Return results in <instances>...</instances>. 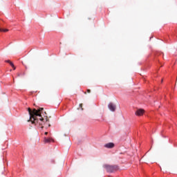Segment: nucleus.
Listing matches in <instances>:
<instances>
[{"mask_svg":"<svg viewBox=\"0 0 177 177\" xmlns=\"http://www.w3.org/2000/svg\"><path fill=\"white\" fill-rule=\"evenodd\" d=\"M44 110V108H39L38 109L28 108L30 118L28 122H31L33 125H38V124L42 125L44 122V118L41 115V111Z\"/></svg>","mask_w":177,"mask_h":177,"instance_id":"f257e3e1","label":"nucleus"},{"mask_svg":"<svg viewBox=\"0 0 177 177\" xmlns=\"http://www.w3.org/2000/svg\"><path fill=\"white\" fill-rule=\"evenodd\" d=\"M44 122H42L41 124H39V123H38L37 124H35L36 125V127H40L41 128V129H43L44 128H49V127H50V123L49 122V118H48V117L46 116V118H44Z\"/></svg>","mask_w":177,"mask_h":177,"instance_id":"f03ea898","label":"nucleus"},{"mask_svg":"<svg viewBox=\"0 0 177 177\" xmlns=\"http://www.w3.org/2000/svg\"><path fill=\"white\" fill-rule=\"evenodd\" d=\"M104 168H105L107 172H114L118 169V166L117 165H104Z\"/></svg>","mask_w":177,"mask_h":177,"instance_id":"7ed1b4c3","label":"nucleus"},{"mask_svg":"<svg viewBox=\"0 0 177 177\" xmlns=\"http://www.w3.org/2000/svg\"><path fill=\"white\" fill-rule=\"evenodd\" d=\"M136 115H138V117H140L142 115H143V114H145V109H138L136 113H135Z\"/></svg>","mask_w":177,"mask_h":177,"instance_id":"20e7f679","label":"nucleus"},{"mask_svg":"<svg viewBox=\"0 0 177 177\" xmlns=\"http://www.w3.org/2000/svg\"><path fill=\"white\" fill-rule=\"evenodd\" d=\"M108 107L111 111H115V109H117V106L113 102L109 103Z\"/></svg>","mask_w":177,"mask_h":177,"instance_id":"39448f33","label":"nucleus"},{"mask_svg":"<svg viewBox=\"0 0 177 177\" xmlns=\"http://www.w3.org/2000/svg\"><path fill=\"white\" fill-rule=\"evenodd\" d=\"M115 145L113 142H109L107 144H105L104 145V147H106V149H113Z\"/></svg>","mask_w":177,"mask_h":177,"instance_id":"423d86ee","label":"nucleus"},{"mask_svg":"<svg viewBox=\"0 0 177 177\" xmlns=\"http://www.w3.org/2000/svg\"><path fill=\"white\" fill-rule=\"evenodd\" d=\"M44 143H50L52 142V138H44Z\"/></svg>","mask_w":177,"mask_h":177,"instance_id":"0eeeda50","label":"nucleus"},{"mask_svg":"<svg viewBox=\"0 0 177 177\" xmlns=\"http://www.w3.org/2000/svg\"><path fill=\"white\" fill-rule=\"evenodd\" d=\"M1 31H3V32H8V31H9V30H8V29H5V30L1 29Z\"/></svg>","mask_w":177,"mask_h":177,"instance_id":"6e6552de","label":"nucleus"},{"mask_svg":"<svg viewBox=\"0 0 177 177\" xmlns=\"http://www.w3.org/2000/svg\"><path fill=\"white\" fill-rule=\"evenodd\" d=\"M10 66H11V67H15V64H13V62H10Z\"/></svg>","mask_w":177,"mask_h":177,"instance_id":"1a4fd4ad","label":"nucleus"},{"mask_svg":"<svg viewBox=\"0 0 177 177\" xmlns=\"http://www.w3.org/2000/svg\"><path fill=\"white\" fill-rule=\"evenodd\" d=\"M12 62L10 60H6V63H8L9 64L11 63Z\"/></svg>","mask_w":177,"mask_h":177,"instance_id":"9d476101","label":"nucleus"},{"mask_svg":"<svg viewBox=\"0 0 177 177\" xmlns=\"http://www.w3.org/2000/svg\"><path fill=\"white\" fill-rule=\"evenodd\" d=\"M88 93H91V89H87Z\"/></svg>","mask_w":177,"mask_h":177,"instance_id":"9b49d317","label":"nucleus"},{"mask_svg":"<svg viewBox=\"0 0 177 177\" xmlns=\"http://www.w3.org/2000/svg\"><path fill=\"white\" fill-rule=\"evenodd\" d=\"M80 107L82 109V110H83V109H82V104H80Z\"/></svg>","mask_w":177,"mask_h":177,"instance_id":"f8f14e48","label":"nucleus"},{"mask_svg":"<svg viewBox=\"0 0 177 177\" xmlns=\"http://www.w3.org/2000/svg\"><path fill=\"white\" fill-rule=\"evenodd\" d=\"M13 70H16V66H15L14 65V67H12Z\"/></svg>","mask_w":177,"mask_h":177,"instance_id":"ddd939ff","label":"nucleus"},{"mask_svg":"<svg viewBox=\"0 0 177 177\" xmlns=\"http://www.w3.org/2000/svg\"><path fill=\"white\" fill-rule=\"evenodd\" d=\"M44 135H48V132H45V133H44Z\"/></svg>","mask_w":177,"mask_h":177,"instance_id":"4468645a","label":"nucleus"},{"mask_svg":"<svg viewBox=\"0 0 177 177\" xmlns=\"http://www.w3.org/2000/svg\"><path fill=\"white\" fill-rule=\"evenodd\" d=\"M17 76H18V77H20V73H18V74H17Z\"/></svg>","mask_w":177,"mask_h":177,"instance_id":"2eb2a0df","label":"nucleus"},{"mask_svg":"<svg viewBox=\"0 0 177 177\" xmlns=\"http://www.w3.org/2000/svg\"><path fill=\"white\" fill-rule=\"evenodd\" d=\"M84 95H86V92H84Z\"/></svg>","mask_w":177,"mask_h":177,"instance_id":"dca6fc26","label":"nucleus"},{"mask_svg":"<svg viewBox=\"0 0 177 177\" xmlns=\"http://www.w3.org/2000/svg\"><path fill=\"white\" fill-rule=\"evenodd\" d=\"M0 31H2V29H0Z\"/></svg>","mask_w":177,"mask_h":177,"instance_id":"f3484780","label":"nucleus"}]
</instances>
